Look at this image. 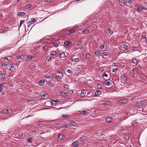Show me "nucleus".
Listing matches in <instances>:
<instances>
[{
  "label": "nucleus",
  "instance_id": "nucleus-44",
  "mask_svg": "<svg viewBox=\"0 0 147 147\" xmlns=\"http://www.w3.org/2000/svg\"><path fill=\"white\" fill-rule=\"evenodd\" d=\"M28 58L29 60H31L33 58V57L32 56H28L27 57Z\"/></svg>",
  "mask_w": 147,
  "mask_h": 147
},
{
  "label": "nucleus",
  "instance_id": "nucleus-45",
  "mask_svg": "<svg viewBox=\"0 0 147 147\" xmlns=\"http://www.w3.org/2000/svg\"><path fill=\"white\" fill-rule=\"evenodd\" d=\"M84 137H82L80 139V141L81 142H83L84 140Z\"/></svg>",
  "mask_w": 147,
  "mask_h": 147
},
{
  "label": "nucleus",
  "instance_id": "nucleus-60",
  "mask_svg": "<svg viewBox=\"0 0 147 147\" xmlns=\"http://www.w3.org/2000/svg\"><path fill=\"white\" fill-rule=\"evenodd\" d=\"M135 97H133L130 98V99L131 101L134 100H135Z\"/></svg>",
  "mask_w": 147,
  "mask_h": 147
},
{
  "label": "nucleus",
  "instance_id": "nucleus-35",
  "mask_svg": "<svg viewBox=\"0 0 147 147\" xmlns=\"http://www.w3.org/2000/svg\"><path fill=\"white\" fill-rule=\"evenodd\" d=\"M123 48L125 50L127 49L128 48V46L126 45H124L123 46Z\"/></svg>",
  "mask_w": 147,
  "mask_h": 147
},
{
  "label": "nucleus",
  "instance_id": "nucleus-23",
  "mask_svg": "<svg viewBox=\"0 0 147 147\" xmlns=\"http://www.w3.org/2000/svg\"><path fill=\"white\" fill-rule=\"evenodd\" d=\"M95 54L97 56H98L100 55V52L98 50H96L95 52Z\"/></svg>",
  "mask_w": 147,
  "mask_h": 147
},
{
  "label": "nucleus",
  "instance_id": "nucleus-32",
  "mask_svg": "<svg viewBox=\"0 0 147 147\" xmlns=\"http://www.w3.org/2000/svg\"><path fill=\"white\" fill-rule=\"evenodd\" d=\"M97 88L98 89H101L102 88V85L100 84H98L97 85Z\"/></svg>",
  "mask_w": 147,
  "mask_h": 147
},
{
  "label": "nucleus",
  "instance_id": "nucleus-46",
  "mask_svg": "<svg viewBox=\"0 0 147 147\" xmlns=\"http://www.w3.org/2000/svg\"><path fill=\"white\" fill-rule=\"evenodd\" d=\"M118 69H117V68H114L113 69L112 71L113 72L115 73L116 72H117V71Z\"/></svg>",
  "mask_w": 147,
  "mask_h": 147
},
{
  "label": "nucleus",
  "instance_id": "nucleus-52",
  "mask_svg": "<svg viewBox=\"0 0 147 147\" xmlns=\"http://www.w3.org/2000/svg\"><path fill=\"white\" fill-rule=\"evenodd\" d=\"M140 6H139V7H138V8L137 11H138L140 12H142L141 10L140 9Z\"/></svg>",
  "mask_w": 147,
  "mask_h": 147
},
{
  "label": "nucleus",
  "instance_id": "nucleus-47",
  "mask_svg": "<svg viewBox=\"0 0 147 147\" xmlns=\"http://www.w3.org/2000/svg\"><path fill=\"white\" fill-rule=\"evenodd\" d=\"M52 101H53L54 102H56L57 103H58L59 102V100L57 99L53 100H52Z\"/></svg>",
  "mask_w": 147,
  "mask_h": 147
},
{
  "label": "nucleus",
  "instance_id": "nucleus-61",
  "mask_svg": "<svg viewBox=\"0 0 147 147\" xmlns=\"http://www.w3.org/2000/svg\"><path fill=\"white\" fill-rule=\"evenodd\" d=\"M142 38L143 39H146V36L145 35H143V36H142Z\"/></svg>",
  "mask_w": 147,
  "mask_h": 147
},
{
  "label": "nucleus",
  "instance_id": "nucleus-10",
  "mask_svg": "<svg viewBox=\"0 0 147 147\" xmlns=\"http://www.w3.org/2000/svg\"><path fill=\"white\" fill-rule=\"evenodd\" d=\"M10 70L11 71H13L15 70V68L12 64H10Z\"/></svg>",
  "mask_w": 147,
  "mask_h": 147
},
{
  "label": "nucleus",
  "instance_id": "nucleus-42",
  "mask_svg": "<svg viewBox=\"0 0 147 147\" xmlns=\"http://www.w3.org/2000/svg\"><path fill=\"white\" fill-rule=\"evenodd\" d=\"M132 125L134 127H135L137 126V124L135 122H133L132 123Z\"/></svg>",
  "mask_w": 147,
  "mask_h": 147
},
{
  "label": "nucleus",
  "instance_id": "nucleus-24",
  "mask_svg": "<svg viewBox=\"0 0 147 147\" xmlns=\"http://www.w3.org/2000/svg\"><path fill=\"white\" fill-rule=\"evenodd\" d=\"M86 94V92L84 90H82L81 92V95L83 97L85 96V94Z\"/></svg>",
  "mask_w": 147,
  "mask_h": 147
},
{
  "label": "nucleus",
  "instance_id": "nucleus-56",
  "mask_svg": "<svg viewBox=\"0 0 147 147\" xmlns=\"http://www.w3.org/2000/svg\"><path fill=\"white\" fill-rule=\"evenodd\" d=\"M136 69L135 68H133L132 70V71L133 73L135 72H136Z\"/></svg>",
  "mask_w": 147,
  "mask_h": 147
},
{
  "label": "nucleus",
  "instance_id": "nucleus-18",
  "mask_svg": "<svg viewBox=\"0 0 147 147\" xmlns=\"http://www.w3.org/2000/svg\"><path fill=\"white\" fill-rule=\"evenodd\" d=\"M112 118L111 117H108L106 118V121L107 122H110L112 120Z\"/></svg>",
  "mask_w": 147,
  "mask_h": 147
},
{
  "label": "nucleus",
  "instance_id": "nucleus-27",
  "mask_svg": "<svg viewBox=\"0 0 147 147\" xmlns=\"http://www.w3.org/2000/svg\"><path fill=\"white\" fill-rule=\"evenodd\" d=\"M5 77V74L4 73L1 74L0 75V78H4Z\"/></svg>",
  "mask_w": 147,
  "mask_h": 147
},
{
  "label": "nucleus",
  "instance_id": "nucleus-8",
  "mask_svg": "<svg viewBox=\"0 0 147 147\" xmlns=\"http://www.w3.org/2000/svg\"><path fill=\"white\" fill-rule=\"evenodd\" d=\"M111 82L107 81V80L105 81L104 82V84L105 86H108L111 84Z\"/></svg>",
  "mask_w": 147,
  "mask_h": 147
},
{
  "label": "nucleus",
  "instance_id": "nucleus-9",
  "mask_svg": "<svg viewBox=\"0 0 147 147\" xmlns=\"http://www.w3.org/2000/svg\"><path fill=\"white\" fill-rule=\"evenodd\" d=\"M65 137V136L64 134H59L58 136V139H60V140H61L63 139V138Z\"/></svg>",
  "mask_w": 147,
  "mask_h": 147
},
{
  "label": "nucleus",
  "instance_id": "nucleus-17",
  "mask_svg": "<svg viewBox=\"0 0 147 147\" xmlns=\"http://www.w3.org/2000/svg\"><path fill=\"white\" fill-rule=\"evenodd\" d=\"M77 124V123L75 122H71L70 123L69 125L71 126H76Z\"/></svg>",
  "mask_w": 147,
  "mask_h": 147
},
{
  "label": "nucleus",
  "instance_id": "nucleus-16",
  "mask_svg": "<svg viewBox=\"0 0 147 147\" xmlns=\"http://www.w3.org/2000/svg\"><path fill=\"white\" fill-rule=\"evenodd\" d=\"M3 112L5 114H8L9 113V112L8 109H5L3 110Z\"/></svg>",
  "mask_w": 147,
  "mask_h": 147
},
{
  "label": "nucleus",
  "instance_id": "nucleus-30",
  "mask_svg": "<svg viewBox=\"0 0 147 147\" xmlns=\"http://www.w3.org/2000/svg\"><path fill=\"white\" fill-rule=\"evenodd\" d=\"M88 32L89 30L88 29H86L83 31V32L85 34L88 33Z\"/></svg>",
  "mask_w": 147,
  "mask_h": 147
},
{
  "label": "nucleus",
  "instance_id": "nucleus-49",
  "mask_svg": "<svg viewBox=\"0 0 147 147\" xmlns=\"http://www.w3.org/2000/svg\"><path fill=\"white\" fill-rule=\"evenodd\" d=\"M17 59H22V58L21 56L19 55L17 57Z\"/></svg>",
  "mask_w": 147,
  "mask_h": 147
},
{
  "label": "nucleus",
  "instance_id": "nucleus-2",
  "mask_svg": "<svg viewBox=\"0 0 147 147\" xmlns=\"http://www.w3.org/2000/svg\"><path fill=\"white\" fill-rule=\"evenodd\" d=\"M55 75L59 79H61L63 77V74L61 72L57 71L55 74Z\"/></svg>",
  "mask_w": 147,
  "mask_h": 147
},
{
  "label": "nucleus",
  "instance_id": "nucleus-62",
  "mask_svg": "<svg viewBox=\"0 0 147 147\" xmlns=\"http://www.w3.org/2000/svg\"><path fill=\"white\" fill-rule=\"evenodd\" d=\"M63 127H67L68 125L66 124H64L63 125Z\"/></svg>",
  "mask_w": 147,
  "mask_h": 147
},
{
  "label": "nucleus",
  "instance_id": "nucleus-43",
  "mask_svg": "<svg viewBox=\"0 0 147 147\" xmlns=\"http://www.w3.org/2000/svg\"><path fill=\"white\" fill-rule=\"evenodd\" d=\"M61 94L63 96H66L67 94L65 92H61Z\"/></svg>",
  "mask_w": 147,
  "mask_h": 147
},
{
  "label": "nucleus",
  "instance_id": "nucleus-37",
  "mask_svg": "<svg viewBox=\"0 0 147 147\" xmlns=\"http://www.w3.org/2000/svg\"><path fill=\"white\" fill-rule=\"evenodd\" d=\"M109 33L110 34H113V31L111 30L110 28H109L108 30Z\"/></svg>",
  "mask_w": 147,
  "mask_h": 147
},
{
  "label": "nucleus",
  "instance_id": "nucleus-1",
  "mask_svg": "<svg viewBox=\"0 0 147 147\" xmlns=\"http://www.w3.org/2000/svg\"><path fill=\"white\" fill-rule=\"evenodd\" d=\"M146 105V101L144 100H142L140 102H138L136 106L138 107H141L145 105Z\"/></svg>",
  "mask_w": 147,
  "mask_h": 147
},
{
  "label": "nucleus",
  "instance_id": "nucleus-58",
  "mask_svg": "<svg viewBox=\"0 0 147 147\" xmlns=\"http://www.w3.org/2000/svg\"><path fill=\"white\" fill-rule=\"evenodd\" d=\"M103 76L105 77H108V75L105 73H104L103 74Z\"/></svg>",
  "mask_w": 147,
  "mask_h": 147
},
{
  "label": "nucleus",
  "instance_id": "nucleus-50",
  "mask_svg": "<svg viewBox=\"0 0 147 147\" xmlns=\"http://www.w3.org/2000/svg\"><path fill=\"white\" fill-rule=\"evenodd\" d=\"M5 32V31L3 30L2 29L0 30V33H4Z\"/></svg>",
  "mask_w": 147,
  "mask_h": 147
},
{
  "label": "nucleus",
  "instance_id": "nucleus-21",
  "mask_svg": "<svg viewBox=\"0 0 147 147\" xmlns=\"http://www.w3.org/2000/svg\"><path fill=\"white\" fill-rule=\"evenodd\" d=\"M70 43L69 41H65L64 43V45L67 46H69Z\"/></svg>",
  "mask_w": 147,
  "mask_h": 147
},
{
  "label": "nucleus",
  "instance_id": "nucleus-63",
  "mask_svg": "<svg viewBox=\"0 0 147 147\" xmlns=\"http://www.w3.org/2000/svg\"><path fill=\"white\" fill-rule=\"evenodd\" d=\"M18 135L20 137H22L23 136V134H22L19 133Z\"/></svg>",
  "mask_w": 147,
  "mask_h": 147
},
{
  "label": "nucleus",
  "instance_id": "nucleus-19",
  "mask_svg": "<svg viewBox=\"0 0 147 147\" xmlns=\"http://www.w3.org/2000/svg\"><path fill=\"white\" fill-rule=\"evenodd\" d=\"M40 96L42 97H45L46 96L45 93L43 92H41L40 94Z\"/></svg>",
  "mask_w": 147,
  "mask_h": 147
},
{
  "label": "nucleus",
  "instance_id": "nucleus-36",
  "mask_svg": "<svg viewBox=\"0 0 147 147\" xmlns=\"http://www.w3.org/2000/svg\"><path fill=\"white\" fill-rule=\"evenodd\" d=\"M62 117L65 119H68L69 116L67 115H62Z\"/></svg>",
  "mask_w": 147,
  "mask_h": 147
},
{
  "label": "nucleus",
  "instance_id": "nucleus-13",
  "mask_svg": "<svg viewBox=\"0 0 147 147\" xmlns=\"http://www.w3.org/2000/svg\"><path fill=\"white\" fill-rule=\"evenodd\" d=\"M105 105H110L111 104V102L109 101H104V103Z\"/></svg>",
  "mask_w": 147,
  "mask_h": 147
},
{
  "label": "nucleus",
  "instance_id": "nucleus-41",
  "mask_svg": "<svg viewBox=\"0 0 147 147\" xmlns=\"http://www.w3.org/2000/svg\"><path fill=\"white\" fill-rule=\"evenodd\" d=\"M24 20H22L20 21V26H21L22 24H23L24 22Z\"/></svg>",
  "mask_w": 147,
  "mask_h": 147
},
{
  "label": "nucleus",
  "instance_id": "nucleus-57",
  "mask_svg": "<svg viewBox=\"0 0 147 147\" xmlns=\"http://www.w3.org/2000/svg\"><path fill=\"white\" fill-rule=\"evenodd\" d=\"M32 132L33 133H36V130L34 129V130H32Z\"/></svg>",
  "mask_w": 147,
  "mask_h": 147
},
{
  "label": "nucleus",
  "instance_id": "nucleus-5",
  "mask_svg": "<svg viewBox=\"0 0 147 147\" xmlns=\"http://www.w3.org/2000/svg\"><path fill=\"white\" fill-rule=\"evenodd\" d=\"M128 102V100L127 98H123L121 99L120 101V102L121 104H126Z\"/></svg>",
  "mask_w": 147,
  "mask_h": 147
},
{
  "label": "nucleus",
  "instance_id": "nucleus-26",
  "mask_svg": "<svg viewBox=\"0 0 147 147\" xmlns=\"http://www.w3.org/2000/svg\"><path fill=\"white\" fill-rule=\"evenodd\" d=\"M46 59L48 62H50L51 60V57L50 56H47L46 57Z\"/></svg>",
  "mask_w": 147,
  "mask_h": 147
},
{
  "label": "nucleus",
  "instance_id": "nucleus-51",
  "mask_svg": "<svg viewBox=\"0 0 147 147\" xmlns=\"http://www.w3.org/2000/svg\"><path fill=\"white\" fill-rule=\"evenodd\" d=\"M105 47V46L104 45H100V48L101 49H103Z\"/></svg>",
  "mask_w": 147,
  "mask_h": 147
},
{
  "label": "nucleus",
  "instance_id": "nucleus-20",
  "mask_svg": "<svg viewBox=\"0 0 147 147\" xmlns=\"http://www.w3.org/2000/svg\"><path fill=\"white\" fill-rule=\"evenodd\" d=\"M109 54V53L107 52H104L102 54V56H105L108 55Z\"/></svg>",
  "mask_w": 147,
  "mask_h": 147
},
{
  "label": "nucleus",
  "instance_id": "nucleus-6",
  "mask_svg": "<svg viewBox=\"0 0 147 147\" xmlns=\"http://www.w3.org/2000/svg\"><path fill=\"white\" fill-rule=\"evenodd\" d=\"M79 146L78 142L77 141H75L72 144V146L73 147H78Z\"/></svg>",
  "mask_w": 147,
  "mask_h": 147
},
{
  "label": "nucleus",
  "instance_id": "nucleus-33",
  "mask_svg": "<svg viewBox=\"0 0 147 147\" xmlns=\"http://www.w3.org/2000/svg\"><path fill=\"white\" fill-rule=\"evenodd\" d=\"M31 4H28L26 5L25 7V9H28L31 7Z\"/></svg>",
  "mask_w": 147,
  "mask_h": 147
},
{
  "label": "nucleus",
  "instance_id": "nucleus-39",
  "mask_svg": "<svg viewBox=\"0 0 147 147\" xmlns=\"http://www.w3.org/2000/svg\"><path fill=\"white\" fill-rule=\"evenodd\" d=\"M27 141L28 142L32 143V140L31 138H28L27 139Z\"/></svg>",
  "mask_w": 147,
  "mask_h": 147
},
{
  "label": "nucleus",
  "instance_id": "nucleus-48",
  "mask_svg": "<svg viewBox=\"0 0 147 147\" xmlns=\"http://www.w3.org/2000/svg\"><path fill=\"white\" fill-rule=\"evenodd\" d=\"M83 114L84 115H85L87 114V112L86 111H82Z\"/></svg>",
  "mask_w": 147,
  "mask_h": 147
},
{
  "label": "nucleus",
  "instance_id": "nucleus-28",
  "mask_svg": "<svg viewBox=\"0 0 147 147\" xmlns=\"http://www.w3.org/2000/svg\"><path fill=\"white\" fill-rule=\"evenodd\" d=\"M91 55L88 53H87L86 55V57L87 59H89L90 58Z\"/></svg>",
  "mask_w": 147,
  "mask_h": 147
},
{
  "label": "nucleus",
  "instance_id": "nucleus-31",
  "mask_svg": "<svg viewBox=\"0 0 147 147\" xmlns=\"http://www.w3.org/2000/svg\"><path fill=\"white\" fill-rule=\"evenodd\" d=\"M126 3H129L130 5L132 3L131 0H126Z\"/></svg>",
  "mask_w": 147,
  "mask_h": 147
},
{
  "label": "nucleus",
  "instance_id": "nucleus-29",
  "mask_svg": "<svg viewBox=\"0 0 147 147\" xmlns=\"http://www.w3.org/2000/svg\"><path fill=\"white\" fill-rule=\"evenodd\" d=\"M100 93V92L99 91H96L94 93V95L95 96H97Z\"/></svg>",
  "mask_w": 147,
  "mask_h": 147
},
{
  "label": "nucleus",
  "instance_id": "nucleus-40",
  "mask_svg": "<svg viewBox=\"0 0 147 147\" xmlns=\"http://www.w3.org/2000/svg\"><path fill=\"white\" fill-rule=\"evenodd\" d=\"M45 77L46 78L49 79L51 78L49 74H46L45 75Z\"/></svg>",
  "mask_w": 147,
  "mask_h": 147
},
{
  "label": "nucleus",
  "instance_id": "nucleus-38",
  "mask_svg": "<svg viewBox=\"0 0 147 147\" xmlns=\"http://www.w3.org/2000/svg\"><path fill=\"white\" fill-rule=\"evenodd\" d=\"M56 54V52L55 51H52L51 52V54L52 55H55Z\"/></svg>",
  "mask_w": 147,
  "mask_h": 147
},
{
  "label": "nucleus",
  "instance_id": "nucleus-59",
  "mask_svg": "<svg viewBox=\"0 0 147 147\" xmlns=\"http://www.w3.org/2000/svg\"><path fill=\"white\" fill-rule=\"evenodd\" d=\"M68 85L67 84L64 85V87L65 88H67L68 87Z\"/></svg>",
  "mask_w": 147,
  "mask_h": 147
},
{
  "label": "nucleus",
  "instance_id": "nucleus-15",
  "mask_svg": "<svg viewBox=\"0 0 147 147\" xmlns=\"http://www.w3.org/2000/svg\"><path fill=\"white\" fill-rule=\"evenodd\" d=\"M71 60L72 61L74 62H78L79 61L80 59L78 58H75V59L72 58L71 59Z\"/></svg>",
  "mask_w": 147,
  "mask_h": 147
},
{
  "label": "nucleus",
  "instance_id": "nucleus-3",
  "mask_svg": "<svg viewBox=\"0 0 147 147\" xmlns=\"http://www.w3.org/2000/svg\"><path fill=\"white\" fill-rule=\"evenodd\" d=\"M36 22V20L35 19H31V21H29L27 22V23L28 25V27L30 25L33 24L34 23Z\"/></svg>",
  "mask_w": 147,
  "mask_h": 147
},
{
  "label": "nucleus",
  "instance_id": "nucleus-25",
  "mask_svg": "<svg viewBox=\"0 0 147 147\" xmlns=\"http://www.w3.org/2000/svg\"><path fill=\"white\" fill-rule=\"evenodd\" d=\"M65 53H62L60 54V57L61 58H64L65 57Z\"/></svg>",
  "mask_w": 147,
  "mask_h": 147
},
{
  "label": "nucleus",
  "instance_id": "nucleus-4",
  "mask_svg": "<svg viewBox=\"0 0 147 147\" xmlns=\"http://www.w3.org/2000/svg\"><path fill=\"white\" fill-rule=\"evenodd\" d=\"M127 78L124 74L122 75L121 77V81L122 83L124 84L126 82Z\"/></svg>",
  "mask_w": 147,
  "mask_h": 147
},
{
  "label": "nucleus",
  "instance_id": "nucleus-34",
  "mask_svg": "<svg viewBox=\"0 0 147 147\" xmlns=\"http://www.w3.org/2000/svg\"><path fill=\"white\" fill-rule=\"evenodd\" d=\"M75 32V30L74 29H72L69 30V33H73Z\"/></svg>",
  "mask_w": 147,
  "mask_h": 147
},
{
  "label": "nucleus",
  "instance_id": "nucleus-53",
  "mask_svg": "<svg viewBox=\"0 0 147 147\" xmlns=\"http://www.w3.org/2000/svg\"><path fill=\"white\" fill-rule=\"evenodd\" d=\"M67 72L69 73H71V70L70 69H68L67 70Z\"/></svg>",
  "mask_w": 147,
  "mask_h": 147
},
{
  "label": "nucleus",
  "instance_id": "nucleus-14",
  "mask_svg": "<svg viewBox=\"0 0 147 147\" xmlns=\"http://www.w3.org/2000/svg\"><path fill=\"white\" fill-rule=\"evenodd\" d=\"M45 82V80H42L39 81L38 83V84L40 86L43 85L44 84Z\"/></svg>",
  "mask_w": 147,
  "mask_h": 147
},
{
  "label": "nucleus",
  "instance_id": "nucleus-55",
  "mask_svg": "<svg viewBox=\"0 0 147 147\" xmlns=\"http://www.w3.org/2000/svg\"><path fill=\"white\" fill-rule=\"evenodd\" d=\"M2 66H4V67H6L7 66V64L6 63H3L2 64Z\"/></svg>",
  "mask_w": 147,
  "mask_h": 147
},
{
  "label": "nucleus",
  "instance_id": "nucleus-11",
  "mask_svg": "<svg viewBox=\"0 0 147 147\" xmlns=\"http://www.w3.org/2000/svg\"><path fill=\"white\" fill-rule=\"evenodd\" d=\"M25 15V13L24 12H18L17 15L19 16H22Z\"/></svg>",
  "mask_w": 147,
  "mask_h": 147
},
{
  "label": "nucleus",
  "instance_id": "nucleus-22",
  "mask_svg": "<svg viewBox=\"0 0 147 147\" xmlns=\"http://www.w3.org/2000/svg\"><path fill=\"white\" fill-rule=\"evenodd\" d=\"M58 43L56 42H54L53 43V47H56L58 46Z\"/></svg>",
  "mask_w": 147,
  "mask_h": 147
},
{
  "label": "nucleus",
  "instance_id": "nucleus-64",
  "mask_svg": "<svg viewBox=\"0 0 147 147\" xmlns=\"http://www.w3.org/2000/svg\"><path fill=\"white\" fill-rule=\"evenodd\" d=\"M47 48V46H45L43 47V49L44 50L46 49Z\"/></svg>",
  "mask_w": 147,
  "mask_h": 147
},
{
  "label": "nucleus",
  "instance_id": "nucleus-7",
  "mask_svg": "<svg viewBox=\"0 0 147 147\" xmlns=\"http://www.w3.org/2000/svg\"><path fill=\"white\" fill-rule=\"evenodd\" d=\"M131 62L134 65H136L138 64V62L136 59L135 58H133L131 60Z\"/></svg>",
  "mask_w": 147,
  "mask_h": 147
},
{
  "label": "nucleus",
  "instance_id": "nucleus-54",
  "mask_svg": "<svg viewBox=\"0 0 147 147\" xmlns=\"http://www.w3.org/2000/svg\"><path fill=\"white\" fill-rule=\"evenodd\" d=\"M142 10H147V8L145 7H141Z\"/></svg>",
  "mask_w": 147,
  "mask_h": 147
},
{
  "label": "nucleus",
  "instance_id": "nucleus-12",
  "mask_svg": "<svg viewBox=\"0 0 147 147\" xmlns=\"http://www.w3.org/2000/svg\"><path fill=\"white\" fill-rule=\"evenodd\" d=\"M45 105H51L52 106L53 105V103L52 102L50 101H49L45 102Z\"/></svg>",
  "mask_w": 147,
  "mask_h": 147
}]
</instances>
